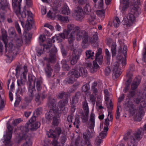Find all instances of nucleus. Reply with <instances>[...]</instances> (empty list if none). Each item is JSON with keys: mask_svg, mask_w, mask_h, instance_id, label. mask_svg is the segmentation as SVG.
<instances>
[{"mask_svg": "<svg viewBox=\"0 0 146 146\" xmlns=\"http://www.w3.org/2000/svg\"><path fill=\"white\" fill-rule=\"evenodd\" d=\"M40 44V45H43V51L47 52H50L49 58L45 57L44 60H45L48 63L50 62L54 63L56 61V54L57 52V50L54 45H52L50 43L49 40H48L49 42L47 43V45L42 44V43L45 41L46 38L44 35H41L39 37Z\"/></svg>", "mask_w": 146, "mask_h": 146, "instance_id": "obj_1", "label": "nucleus"}, {"mask_svg": "<svg viewBox=\"0 0 146 146\" xmlns=\"http://www.w3.org/2000/svg\"><path fill=\"white\" fill-rule=\"evenodd\" d=\"M68 30L66 31V33L67 35L70 34L68 41L70 44H72L74 42L76 36L77 40H81L86 32L84 31L80 30V27L73 24H68Z\"/></svg>", "mask_w": 146, "mask_h": 146, "instance_id": "obj_2", "label": "nucleus"}, {"mask_svg": "<svg viewBox=\"0 0 146 146\" xmlns=\"http://www.w3.org/2000/svg\"><path fill=\"white\" fill-rule=\"evenodd\" d=\"M124 106L125 109L137 120H140L141 117L144 115V112L142 109L140 108L137 110L135 108V106L132 98H128L126 99Z\"/></svg>", "mask_w": 146, "mask_h": 146, "instance_id": "obj_3", "label": "nucleus"}, {"mask_svg": "<svg viewBox=\"0 0 146 146\" xmlns=\"http://www.w3.org/2000/svg\"><path fill=\"white\" fill-rule=\"evenodd\" d=\"M2 39L6 47L5 55L7 57L6 62L7 63H10L12 61L13 58L17 54L15 50V47L11 42L9 43L7 47V39L6 33L2 34Z\"/></svg>", "mask_w": 146, "mask_h": 146, "instance_id": "obj_4", "label": "nucleus"}, {"mask_svg": "<svg viewBox=\"0 0 146 146\" xmlns=\"http://www.w3.org/2000/svg\"><path fill=\"white\" fill-rule=\"evenodd\" d=\"M141 13V9L138 6H137L131 10V12L129 13L126 18H124L122 23L127 27L132 25L135 21V18L138 17Z\"/></svg>", "mask_w": 146, "mask_h": 146, "instance_id": "obj_5", "label": "nucleus"}, {"mask_svg": "<svg viewBox=\"0 0 146 146\" xmlns=\"http://www.w3.org/2000/svg\"><path fill=\"white\" fill-rule=\"evenodd\" d=\"M146 130V124L143 127V129L140 128L134 134V137H130V133L127 132L124 136V140L127 141L130 139V142L133 146H136L137 143L142 138L144 132V130Z\"/></svg>", "mask_w": 146, "mask_h": 146, "instance_id": "obj_6", "label": "nucleus"}, {"mask_svg": "<svg viewBox=\"0 0 146 146\" xmlns=\"http://www.w3.org/2000/svg\"><path fill=\"white\" fill-rule=\"evenodd\" d=\"M87 74V70L83 68L79 69V71L76 69H73L68 73V75L70 77L66 80L68 84H72L75 81V78H78L80 76L86 77Z\"/></svg>", "mask_w": 146, "mask_h": 146, "instance_id": "obj_7", "label": "nucleus"}, {"mask_svg": "<svg viewBox=\"0 0 146 146\" xmlns=\"http://www.w3.org/2000/svg\"><path fill=\"white\" fill-rule=\"evenodd\" d=\"M68 102V99L66 98L63 102L62 101H59L57 106V108L58 109L57 112L56 113L55 112L54 113V116L53 117L52 124L54 126H57L60 122V114L63 111V109L64 108L65 106L66 105Z\"/></svg>", "mask_w": 146, "mask_h": 146, "instance_id": "obj_8", "label": "nucleus"}, {"mask_svg": "<svg viewBox=\"0 0 146 146\" xmlns=\"http://www.w3.org/2000/svg\"><path fill=\"white\" fill-rule=\"evenodd\" d=\"M56 101L54 98H52L49 99L48 105L51 109L49 112L46 114L45 116L46 118L48 120H51L52 117L54 116V113L55 111V113L57 112L58 108H57V106H56Z\"/></svg>", "mask_w": 146, "mask_h": 146, "instance_id": "obj_9", "label": "nucleus"}, {"mask_svg": "<svg viewBox=\"0 0 146 146\" xmlns=\"http://www.w3.org/2000/svg\"><path fill=\"white\" fill-rule=\"evenodd\" d=\"M61 129L60 127H57L54 131L50 129L49 131L47 132L46 134L48 137L53 138L52 141V145L54 146H63L60 143H58L57 141V137L60 135L61 133Z\"/></svg>", "mask_w": 146, "mask_h": 146, "instance_id": "obj_10", "label": "nucleus"}, {"mask_svg": "<svg viewBox=\"0 0 146 146\" xmlns=\"http://www.w3.org/2000/svg\"><path fill=\"white\" fill-rule=\"evenodd\" d=\"M92 37L89 36L88 34L86 32L82 38V42L83 44H88L90 43L92 44L96 43L98 39V33L96 32H94Z\"/></svg>", "mask_w": 146, "mask_h": 146, "instance_id": "obj_11", "label": "nucleus"}, {"mask_svg": "<svg viewBox=\"0 0 146 146\" xmlns=\"http://www.w3.org/2000/svg\"><path fill=\"white\" fill-rule=\"evenodd\" d=\"M103 60V58L102 56H96L95 60H96V62L93 61V66H92V64L90 62L86 63L87 67L90 68V71L91 72H95L96 71V69L98 68L99 67V66L96 62H98L99 64L100 65L102 64Z\"/></svg>", "mask_w": 146, "mask_h": 146, "instance_id": "obj_12", "label": "nucleus"}, {"mask_svg": "<svg viewBox=\"0 0 146 146\" xmlns=\"http://www.w3.org/2000/svg\"><path fill=\"white\" fill-rule=\"evenodd\" d=\"M23 138L25 139V141L22 145V146H32V141L31 138L27 137V133L22 131L20 133L19 136L17 138L18 143H19L20 141Z\"/></svg>", "mask_w": 146, "mask_h": 146, "instance_id": "obj_13", "label": "nucleus"}, {"mask_svg": "<svg viewBox=\"0 0 146 146\" xmlns=\"http://www.w3.org/2000/svg\"><path fill=\"white\" fill-rule=\"evenodd\" d=\"M68 30V26L67 27V29H64L62 33H60L56 35V36H53L52 38V39H49V42L52 43H54L55 42L54 39L56 38L59 42H61L63 40H64L66 37L68 38L70 34H67L66 31Z\"/></svg>", "mask_w": 146, "mask_h": 146, "instance_id": "obj_14", "label": "nucleus"}, {"mask_svg": "<svg viewBox=\"0 0 146 146\" xmlns=\"http://www.w3.org/2000/svg\"><path fill=\"white\" fill-rule=\"evenodd\" d=\"M40 125V123L38 122H36L35 123H30L26 124L25 127L23 128L24 132L26 133L29 131V130H36L37 129Z\"/></svg>", "mask_w": 146, "mask_h": 146, "instance_id": "obj_15", "label": "nucleus"}, {"mask_svg": "<svg viewBox=\"0 0 146 146\" xmlns=\"http://www.w3.org/2000/svg\"><path fill=\"white\" fill-rule=\"evenodd\" d=\"M83 108L85 114L84 113H82L81 118L82 121L84 122H85L88 120V117L89 112V108L88 107V104L86 100L82 102Z\"/></svg>", "mask_w": 146, "mask_h": 146, "instance_id": "obj_16", "label": "nucleus"}, {"mask_svg": "<svg viewBox=\"0 0 146 146\" xmlns=\"http://www.w3.org/2000/svg\"><path fill=\"white\" fill-rule=\"evenodd\" d=\"M111 68L113 72V75L116 78L119 76L122 72L119 64L117 62H115L113 64Z\"/></svg>", "mask_w": 146, "mask_h": 146, "instance_id": "obj_17", "label": "nucleus"}, {"mask_svg": "<svg viewBox=\"0 0 146 146\" xmlns=\"http://www.w3.org/2000/svg\"><path fill=\"white\" fill-rule=\"evenodd\" d=\"M119 42L120 45L118 48V53L119 54H123L124 56H126L127 51V46L124 44L123 41L119 40Z\"/></svg>", "mask_w": 146, "mask_h": 146, "instance_id": "obj_18", "label": "nucleus"}, {"mask_svg": "<svg viewBox=\"0 0 146 146\" xmlns=\"http://www.w3.org/2000/svg\"><path fill=\"white\" fill-rule=\"evenodd\" d=\"M24 71L21 75L20 79L18 80L17 83L18 86H23L25 84V82L27 80L26 76L27 73L28 71L27 68L26 66H24Z\"/></svg>", "mask_w": 146, "mask_h": 146, "instance_id": "obj_19", "label": "nucleus"}, {"mask_svg": "<svg viewBox=\"0 0 146 146\" xmlns=\"http://www.w3.org/2000/svg\"><path fill=\"white\" fill-rule=\"evenodd\" d=\"M84 15L83 10L81 7H78L74 11V15L77 20H82L83 18Z\"/></svg>", "mask_w": 146, "mask_h": 146, "instance_id": "obj_20", "label": "nucleus"}, {"mask_svg": "<svg viewBox=\"0 0 146 146\" xmlns=\"http://www.w3.org/2000/svg\"><path fill=\"white\" fill-rule=\"evenodd\" d=\"M90 131L88 129L87 130L85 131L83 133V137L86 141L88 142L89 139L92 138L94 135V129H90Z\"/></svg>", "mask_w": 146, "mask_h": 146, "instance_id": "obj_21", "label": "nucleus"}, {"mask_svg": "<svg viewBox=\"0 0 146 146\" xmlns=\"http://www.w3.org/2000/svg\"><path fill=\"white\" fill-rule=\"evenodd\" d=\"M95 115L93 113L90 114L88 123V126L89 129H94L95 125Z\"/></svg>", "mask_w": 146, "mask_h": 146, "instance_id": "obj_22", "label": "nucleus"}, {"mask_svg": "<svg viewBox=\"0 0 146 146\" xmlns=\"http://www.w3.org/2000/svg\"><path fill=\"white\" fill-rule=\"evenodd\" d=\"M7 132L6 135V138H5V140L9 142L12 137L13 128L10 125H7Z\"/></svg>", "mask_w": 146, "mask_h": 146, "instance_id": "obj_23", "label": "nucleus"}, {"mask_svg": "<svg viewBox=\"0 0 146 146\" xmlns=\"http://www.w3.org/2000/svg\"><path fill=\"white\" fill-rule=\"evenodd\" d=\"M9 4L7 0H0V10H5L9 9Z\"/></svg>", "mask_w": 146, "mask_h": 146, "instance_id": "obj_24", "label": "nucleus"}, {"mask_svg": "<svg viewBox=\"0 0 146 146\" xmlns=\"http://www.w3.org/2000/svg\"><path fill=\"white\" fill-rule=\"evenodd\" d=\"M80 96V92L76 93L75 96L72 98L70 100V103L71 104H75L77 103Z\"/></svg>", "mask_w": 146, "mask_h": 146, "instance_id": "obj_25", "label": "nucleus"}, {"mask_svg": "<svg viewBox=\"0 0 146 146\" xmlns=\"http://www.w3.org/2000/svg\"><path fill=\"white\" fill-rule=\"evenodd\" d=\"M86 58L85 60L86 62L88 61V60L90 59L92 60L93 59V58L94 57V52L91 50H87L86 52ZM87 62H86L87 63Z\"/></svg>", "mask_w": 146, "mask_h": 146, "instance_id": "obj_26", "label": "nucleus"}, {"mask_svg": "<svg viewBox=\"0 0 146 146\" xmlns=\"http://www.w3.org/2000/svg\"><path fill=\"white\" fill-rule=\"evenodd\" d=\"M45 71L47 77L50 78L51 76L53 70L49 64H47L46 67L45 69Z\"/></svg>", "mask_w": 146, "mask_h": 146, "instance_id": "obj_27", "label": "nucleus"}, {"mask_svg": "<svg viewBox=\"0 0 146 146\" xmlns=\"http://www.w3.org/2000/svg\"><path fill=\"white\" fill-rule=\"evenodd\" d=\"M140 82L139 79L135 78L131 85V88L132 90H135L137 87Z\"/></svg>", "mask_w": 146, "mask_h": 146, "instance_id": "obj_28", "label": "nucleus"}, {"mask_svg": "<svg viewBox=\"0 0 146 146\" xmlns=\"http://www.w3.org/2000/svg\"><path fill=\"white\" fill-rule=\"evenodd\" d=\"M80 123L79 116L78 115L76 114L75 116V121L73 123V124L75 127L77 128H78Z\"/></svg>", "mask_w": 146, "mask_h": 146, "instance_id": "obj_29", "label": "nucleus"}, {"mask_svg": "<svg viewBox=\"0 0 146 146\" xmlns=\"http://www.w3.org/2000/svg\"><path fill=\"white\" fill-rule=\"evenodd\" d=\"M61 62L62 68L64 70L68 71L70 69L69 66L67 64V62L66 60H63Z\"/></svg>", "mask_w": 146, "mask_h": 146, "instance_id": "obj_30", "label": "nucleus"}, {"mask_svg": "<svg viewBox=\"0 0 146 146\" xmlns=\"http://www.w3.org/2000/svg\"><path fill=\"white\" fill-rule=\"evenodd\" d=\"M42 80L40 79H38L36 80V89L38 91H40L42 89Z\"/></svg>", "mask_w": 146, "mask_h": 146, "instance_id": "obj_31", "label": "nucleus"}, {"mask_svg": "<svg viewBox=\"0 0 146 146\" xmlns=\"http://www.w3.org/2000/svg\"><path fill=\"white\" fill-rule=\"evenodd\" d=\"M117 45L116 43H113L111 46V50L112 57L114 56L116 54V48Z\"/></svg>", "mask_w": 146, "mask_h": 146, "instance_id": "obj_32", "label": "nucleus"}, {"mask_svg": "<svg viewBox=\"0 0 146 146\" xmlns=\"http://www.w3.org/2000/svg\"><path fill=\"white\" fill-rule=\"evenodd\" d=\"M80 55H75L73 56L71 60L70 63L72 65H74L77 62V60L79 59Z\"/></svg>", "mask_w": 146, "mask_h": 146, "instance_id": "obj_33", "label": "nucleus"}, {"mask_svg": "<svg viewBox=\"0 0 146 146\" xmlns=\"http://www.w3.org/2000/svg\"><path fill=\"white\" fill-rule=\"evenodd\" d=\"M56 17L58 20L63 22H66L68 21L67 17H64L58 15L56 16Z\"/></svg>", "mask_w": 146, "mask_h": 146, "instance_id": "obj_34", "label": "nucleus"}, {"mask_svg": "<svg viewBox=\"0 0 146 146\" xmlns=\"http://www.w3.org/2000/svg\"><path fill=\"white\" fill-rule=\"evenodd\" d=\"M131 81V78H129L125 83L126 86L124 88L123 91L124 92H126L129 88L130 84Z\"/></svg>", "mask_w": 146, "mask_h": 146, "instance_id": "obj_35", "label": "nucleus"}, {"mask_svg": "<svg viewBox=\"0 0 146 146\" xmlns=\"http://www.w3.org/2000/svg\"><path fill=\"white\" fill-rule=\"evenodd\" d=\"M22 0H12V6L13 7H15L18 6L19 9L20 8V3Z\"/></svg>", "mask_w": 146, "mask_h": 146, "instance_id": "obj_36", "label": "nucleus"}, {"mask_svg": "<svg viewBox=\"0 0 146 146\" xmlns=\"http://www.w3.org/2000/svg\"><path fill=\"white\" fill-rule=\"evenodd\" d=\"M120 23L119 19L117 17H116L114 19L113 24L114 27H119Z\"/></svg>", "mask_w": 146, "mask_h": 146, "instance_id": "obj_37", "label": "nucleus"}, {"mask_svg": "<svg viewBox=\"0 0 146 146\" xmlns=\"http://www.w3.org/2000/svg\"><path fill=\"white\" fill-rule=\"evenodd\" d=\"M105 11L104 10H98L96 13L99 17L103 18L104 17Z\"/></svg>", "mask_w": 146, "mask_h": 146, "instance_id": "obj_38", "label": "nucleus"}, {"mask_svg": "<svg viewBox=\"0 0 146 146\" xmlns=\"http://www.w3.org/2000/svg\"><path fill=\"white\" fill-rule=\"evenodd\" d=\"M109 122H111V121L108 119V118L105 119L104 123L105 126L104 129V130L106 131L108 130V127L109 125Z\"/></svg>", "mask_w": 146, "mask_h": 146, "instance_id": "obj_39", "label": "nucleus"}, {"mask_svg": "<svg viewBox=\"0 0 146 146\" xmlns=\"http://www.w3.org/2000/svg\"><path fill=\"white\" fill-rule=\"evenodd\" d=\"M62 13L63 14L68 15L70 13L68 7L67 6H64L62 8Z\"/></svg>", "mask_w": 146, "mask_h": 146, "instance_id": "obj_40", "label": "nucleus"}, {"mask_svg": "<svg viewBox=\"0 0 146 146\" xmlns=\"http://www.w3.org/2000/svg\"><path fill=\"white\" fill-rule=\"evenodd\" d=\"M84 12L86 14H89L91 11V8L89 3H87L84 8Z\"/></svg>", "mask_w": 146, "mask_h": 146, "instance_id": "obj_41", "label": "nucleus"}, {"mask_svg": "<svg viewBox=\"0 0 146 146\" xmlns=\"http://www.w3.org/2000/svg\"><path fill=\"white\" fill-rule=\"evenodd\" d=\"M82 139L78 137L75 141V145L76 146H81L82 145Z\"/></svg>", "mask_w": 146, "mask_h": 146, "instance_id": "obj_42", "label": "nucleus"}, {"mask_svg": "<svg viewBox=\"0 0 146 146\" xmlns=\"http://www.w3.org/2000/svg\"><path fill=\"white\" fill-rule=\"evenodd\" d=\"M33 23V21L31 22L30 21H27V22L25 25L26 28L28 30H30L32 28V25Z\"/></svg>", "mask_w": 146, "mask_h": 146, "instance_id": "obj_43", "label": "nucleus"}, {"mask_svg": "<svg viewBox=\"0 0 146 146\" xmlns=\"http://www.w3.org/2000/svg\"><path fill=\"white\" fill-rule=\"evenodd\" d=\"M106 102L107 106L108 109L111 110L113 108V105L112 103L111 100H109L108 101H105Z\"/></svg>", "mask_w": 146, "mask_h": 146, "instance_id": "obj_44", "label": "nucleus"}, {"mask_svg": "<svg viewBox=\"0 0 146 146\" xmlns=\"http://www.w3.org/2000/svg\"><path fill=\"white\" fill-rule=\"evenodd\" d=\"M90 88V86L88 84H86L84 85L82 87V90L83 92H87Z\"/></svg>", "mask_w": 146, "mask_h": 146, "instance_id": "obj_45", "label": "nucleus"}, {"mask_svg": "<svg viewBox=\"0 0 146 146\" xmlns=\"http://www.w3.org/2000/svg\"><path fill=\"white\" fill-rule=\"evenodd\" d=\"M27 12L28 17L27 21H31V22H32V21H33V14L30 11H27Z\"/></svg>", "mask_w": 146, "mask_h": 146, "instance_id": "obj_46", "label": "nucleus"}, {"mask_svg": "<svg viewBox=\"0 0 146 146\" xmlns=\"http://www.w3.org/2000/svg\"><path fill=\"white\" fill-rule=\"evenodd\" d=\"M104 93L105 94V101H108L110 99V94L108 90L107 89H105L104 90Z\"/></svg>", "mask_w": 146, "mask_h": 146, "instance_id": "obj_47", "label": "nucleus"}, {"mask_svg": "<svg viewBox=\"0 0 146 146\" xmlns=\"http://www.w3.org/2000/svg\"><path fill=\"white\" fill-rule=\"evenodd\" d=\"M137 95V97L134 100L135 103L137 104H139L141 101V99H143L141 95H140L139 93Z\"/></svg>", "mask_w": 146, "mask_h": 146, "instance_id": "obj_48", "label": "nucleus"}, {"mask_svg": "<svg viewBox=\"0 0 146 146\" xmlns=\"http://www.w3.org/2000/svg\"><path fill=\"white\" fill-rule=\"evenodd\" d=\"M95 19V16H90L89 18V21L90 24L94 25L95 24V22L94 21V20Z\"/></svg>", "mask_w": 146, "mask_h": 146, "instance_id": "obj_49", "label": "nucleus"}, {"mask_svg": "<svg viewBox=\"0 0 146 146\" xmlns=\"http://www.w3.org/2000/svg\"><path fill=\"white\" fill-rule=\"evenodd\" d=\"M73 1L75 3L78 2L79 4L82 5L85 4L87 1V0H73Z\"/></svg>", "mask_w": 146, "mask_h": 146, "instance_id": "obj_50", "label": "nucleus"}, {"mask_svg": "<svg viewBox=\"0 0 146 146\" xmlns=\"http://www.w3.org/2000/svg\"><path fill=\"white\" fill-rule=\"evenodd\" d=\"M15 28L17 31L18 32V33L19 34H21V30L18 23L17 22H15Z\"/></svg>", "mask_w": 146, "mask_h": 146, "instance_id": "obj_51", "label": "nucleus"}, {"mask_svg": "<svg viewBox=\"0 0 146 146\" xmlns=\"http://www.w3.org/2000/svg\"><path fill=\"white\" fill-rule=\"evenodd\" d=\"M90 99L92 104H94L96 102V97L93 94H91L90 96Z\"/></svg>", "mask_w": 146, "mask_h": 146, "instance_id": "obj_52", "label": "nucleus"}, {"mask_svg": "<svg viewBox=\"0 0 146 146\" xmlns=\"http://www.w3.org/2000/svg\"><path fill=\"white\" fill-rule=\"evenodd\" d=\"M62 4L61 0H57L54 2V6L56 7H58L61 6Z\"/></svg>", "mask_w": 146, "mask_h": 146, "instance_id": "obj_53", "label": "nucleus"}, {"mask_svg": "<svg viewBox=\"0 0 146 146\" xmlns=\"http://www.w3.org/2000/svg\"><path fill=\"white\" fill-rule=\"evenodd\" d=\"M5 104L4 101L1 98V97L0 95V110H2L4 108Z\"/></svg>", "mask_w": 146, "mask_h": 146, "instance_id": "obj_54", "label": "nucleus"}, {"mask_svg": "<svg viewBox=\"0 0 146 146\" xmlns=\"http://www.w3.org/2000/svg\"><path fill=\"white\" fill-rule=\"evenodd\" d=\"M107 131L104 130L100 133V136L101 139H103L106 136Z\"/></svg>", "mask_w": 146, "mask_h": 146, "instance_id": "obj_55", "label": "nucleus"}, {"mask_svg": "<svg viewBox=\"0 0 146 146\" xmlns=\"http://www.w3.org/2000/svg\"><path fill=\"white\" fill-rule=\"evenodd\" d=\"M102 141V139H100L99 137H98L96 140L95 145L97 146H99Z\"/></svg>", "mask_w": 146, "mask_h": 146, "instance_id": "obj_56", "label": "nucleus"}, {"mask_svg": "<svg viewBox=\"0 0 146 146\" xmlns=\"http://www.w3.org/2000/svg\"><path fill=\"white\" fill-rule=\"evenodd\" d=\"M67 140L66 137V136H64L61 137V145H63L65 143Z\"/></svg>", "mask_w": 146, "mask_h": 146, "instance_id": "obj_57", "label": "nucleus"}, {"mask_svg": "<svg viewBox=\"0 0 146 146\" xmlns=\"http://www.w3.org/2000/svg\"><path fill=\"white\" fill-rule=\"evenodd\" d=\"M129 5V3L128 0L126 1L125 4H124V5L123 6L122 10L123 11H125L126 9L127 8Z\"/></svg>", "mask_w": 146, "mask_h": 146, "instance_id": "obj_58", "label": "nucleus"}, {"mask_svg": "<svg viewBox=\"0 0 146 146\" xmlns=\"http://www.w3.org/2000/svg\"><path fill=\"white\" fill-rule=\"evenodd\" d=\"M21 119L20 118L16 119L15 120L13 121L12 122V124L14 125L15 126L21 122Z\"/></svg>", "mask_w": 146, "mask_h": 146, "instance_id": "obj_59", "label": "nucleus"}, {"mask_svg": "<svg viewBox=\"0 0 146 146\" xmlns=\"http://www.w3.org/2000/svg\"><path fill=\"white\" fill-rule=\"evenodd\" d=\"M42 109L40 108H37L35 111H34V113L36 114L37 116L40 115L41 113Z\"/></svg>", "mask_w": 146, "mask_h": 146, "instance_id": "obj_60", "label": "nucleus"}, {"mask_svg": "<svg viewBox=\"0 0 146 146\" xmlns=\"http://www.w3.org/2000/svg\"><path fill=\"white\" fill-rule=\"evenodd\" d=\"M111 72L110 68L108 67H107L105 70V74L106 75L108 76L109 75Z\"/></svg>", "mask_w": 146, "mask_h": 146, "instance_id": "obj_61", "label": "nucleus"}, {"mask_svg": "<svg viewBox=\"0 0 146 146\" xmlns=\"http://www.w3.org/2000/svg\"><path fill=\"white\" fill-rule=\"evenodd\" d=\"M127 56H124L123 57V59H121V64L123 66H125L126 64V58Z\"/></svg>", "mask_w": 146, "mask_h": 146, "instance_id": "obj_62", "label": "nucleus"}, {"mask_svg": "<svg viewBox=\"0 0 146 146\" xmlns=\"http://www.w3.org/2000/svg\"><path fill=\"white\" fill-rule=\"evenodd\" d=\"M140 105L141 107L139 109L141 108L143 110V108L146 107V102L145 101H141V102Z\"/></svg>", "mask_w": 146, "mask_h": 146, "instance_id": "obj_63", "label": "nucleus"}, {"mask_svg": "<svg viewBox=\"0 0 146 146\" xmlns=\"http://www.w3.org/2000/svg\"><path fill=\"white\" fill-rule=\"evenodd\" d=\"M102 49L101 48H99L98 50V51L96 54V56H102L101 55L102 53Z\"/></svg>", "mask_w": 146, "mask_h": 146, "instance_id": "obj_64", "label": "nucleus"}]
</instances>
